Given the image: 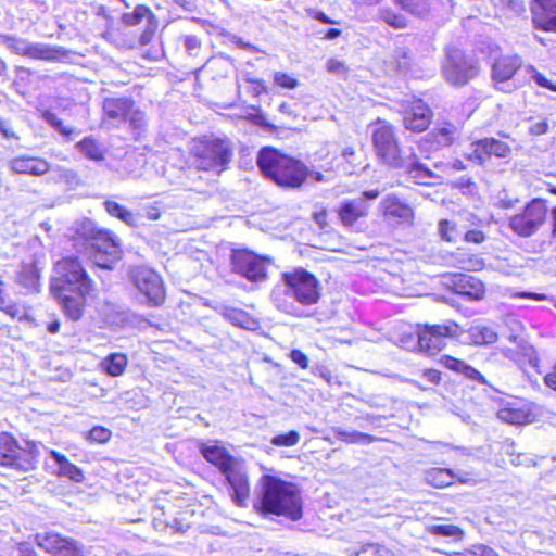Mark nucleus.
<instances>
[{
	"instance_id": "nucleus-1",
	"label": "nucleus",
	"mask_w": 556,
	"mask_h": 556,
	"mask_svg": "<svg viewBox=\"0 0 556 556\" xmlns=\"http://www.w3.org/2000/svg\"><path fill=\"white\" fill-rule=\"evenodd\" d=\"M371 139L377 156L384 164L408 172L419 184L430 185L432 173L421 165L417 156L400 148L394 127L387 121L378 119L371 125Z\"/></svg>"
},
{
	"instance_id": "nucleus-2",
	"label": "nucleus",
	"mask_w": 556,
	"mask_h": 556,
	"mask_svg": "<svg viewBox=\"0 0 556 556\" xmlns=\"http://www.w3.org/2000/svg\"><path fill=\"white\" fill-rule=\"evenodd\" d=\"M255 508L292 520L300 519L302 515L301 498L295 485L269 475L261 480L260 502Z\"/></svg>"
},
{
	"instance_id": "nucleus-3",
	"label": "nucleus",
	"mask_w": 556,
	"mask_h": 556,
	"mask_svg": "<svg viewBox=\"0 0 556 556\" xmlns=\"http://www.w3.org/2000/svg\"><path fill=\"white\" fill-rule=\"evenodd\" d=\"M257 165L261 172L280 187L296 189L308 178V167L277 149L260 150Z\"/></svg>"
},
{
	"instance_id": "nucleus-4",
	"label": "nucleus",
	"mask_w": 556,
	"mask_h": 556,
	"mask_svg": "<svg viewBox=\"0 0 556 556\" xmlns=\"http://www.w3.org/2000/svg\"><path fill=\"white\" fill-rule=\"evenodd\" d=\"M285 290L275 289L273 300L278 309L294 314L295 306L288 296L303 305H313L320 298V287L316 277L303 268H295L282 274Z\"/></svg>"
},
{
	"instance_id": "nucleus-5",
	"label": "nucleus",
	"mask_w": 556,
	"mask_h": 556,
	"mask_svg": "<svg viewBox=\"0 0 556 556\" xmlns=\"http://www.w3.org/2000/svg\"><path fill=\"white\" fill-rule=\"evenodd\" d=\"M86 231L89 235L78 251L86 254L97 266L111 269L121 258L119 240L109 230L94 231L90 223L86 225Z\"/></svg>"
},
{
	"instance_id": "nucleus-6",
	"label": "nucleus",
	"mask_w": 556,
	"mask_h": 556,
	"mask_svg": "<svg viewBox=\"0 0 556 556\" xmlns=\"http://www.w3.org/2000/svg\"><path fill=\"white\" fill-rule=\"evenodd\" d=\"M193 165L201 170L220 173L231 157V148L227 140L203 137L192 142Z\"/></svg>"
},
{
	"instance_id": "nucleus-7",
	"label": "nucleus",
	"mask_w": 556,
	"mask_h": 556,
	"mask_svg": "<svg viewBox=\"0 0 556 556\" xmlns=\"http://www.w3.org/2000/svg\"><path fill=\"white\" fill-rule=\"evenodd\" d=\"M92 280L76 257H64L54 266L50 290H92Z\"/></svg>"
},
{
	"instance_id": "nucleus-8",
	"label": "nucleus",
	"mask_w": 556,
	"mask_h": 556,
	"mask_svg": "<svg viewBox=\"0 0 556 556\" xmlns=\"http://www.w3.org/2000/svg\"><path fill=\"white\" fill-rule=\"evenodd\" d=\"M38 448L35 443L26 442L25 446L9 433L0 434V465L13 467L23 471L31 470L38 457Z\"/></svg>"
},
{
	"instance_id": "nucleus-9",
	"label": "nucleus",
	"mask_w": 556,
	"mask_h": 556,
	"mask_svg": "<svg viewBox=\"0 0 556 556\" xmlns=\"http://www.w3.org/2000/svg\"><path fill=\"white\" fill-rule=\"evenodd\" d=\"M442 74L445 80L455 86H463L479 74L478 62L466 55L456 47H448L442 64Z\"/></svg>"
},
{
	"instance_id": "nucleus-10",
	"label": "nucleus",
	"mask_w": 556,
	"mask_h": 556,
	"mask_svg": "<svg viewBox=\"0 0 556 556\" xmlns=\"http://www.w3.org/2000/svg\"><path fill=\"white\" fill-rule=\"evenodd\" d=\"M546 216V202L542 199H533L519 213L509 217L508 225L516 235L528 238L545 224Z\"/></svg>"
},
{
	"instance_id": "nucleus-11",
	"label": "nucleus",
	"mask_w": 556,
	"mask_h": 556,
	"mask_svg": "<svg viewBox=\"0 0 556 556\" xmlns=\"http://www.w3.org/2000/svg\"><path fill=\"white\" fill-rule=\"evenodd\" d=\"M462 334L460 326L447 320L442 325L425 326L418 333V344L420 350L434 355L445 346L446 338H458Z\"/></svg>"
},
{
	"instance_id": "nucleus-12",
	"label": "nucleus",
	"mask_w": 556,
	"mask_h": 556,
	"mask_svg": "<svg viewBox=\"0 0 556 556\" xmlns=\"http://www.w3.org/2000/svg\"><path fill=\"white\" fill-rule=\"evenodd\" d=\"M131 280L149 305L160 306L164 302L165 289L157 273L147 267H137L131 271Z\"/></svg>"
},
{
	"instance_id": "nucleus-13",
	"label": "nucleus",
	"mask_w": 556,
	"mask_h": 556,
	"mask_svg": "<svg viewBox=\"0 0 556 556\" xmlns=\"http://www.w3.org/2000/svg\"><path fill=\"white\" fill-rule=\"evenodd\" d=\"M222 473L226 477L231 486V500L240 507L247 506L250 496V484L247 476L244 463L237 458Z\"/></svg>"
},
{
	"instance_id": "nucleus-14",
	"label": "nucleus",
	"mask_w": 556,
	"mask_h": 556,
	"mask_svg": "<svg viewBox=\"0 0 556 556\" xmlns=\"http://www.w3.org/2000/svg\"><path fill=\"white\" fill-rule=\"evenodd\" d=\"M222 473L226 477L231 486V500L240 507L247 506L250 496V484L247 476L244 463L237 458Z\"/></svg>"
},
{
	"instance_id": "nucleus-15",
	"label": "nucleus",
	"mask_w": 556,
	"mask_h": 556,
	"mask_svg": "<svg viewBox=\"0 0 556 556\" xmlns=\"http://www.w3.org/2000/svg\"><path fill=\"white\" fill-rule=\"evenodd\" d=\"M232 267L236 273L251 281H262L266 278L265 260L250 251H235Z\"/></svg>"
},
{
	"instance_id": "nucleus-16",
	"label": "nucleus",
	"mask_w": 556,
	"mask_h": 556,
	"mask_svg": "<svg viewBox=\"0 0 556 556\" xmlns=\"http://www.w3.org/2000/svg\"><path fill=\"white\" fill-rule=\"evenodd\" d=\"M379 194V190L372 189L364 191L362 195L356 199L344 201L338 211L342 224L348 228H352L359 218L368 214L369 204L367 201L376 200Z\"/></svg>"
},
{
	"instance_id": "nucleus-17",
	"label": "nucleus",
	"mask_w": 556,
	"mask_h": 556,
	"mask_svg": "<svg viewBox=\"0 0 556 556\" xmlns=\"http://www.w3.org/2000/svg\"><path fill=\"white\" fill-rule=\"evenodd\" d=\"M402 114L405 128L414 132L426 130L432 119L431 109L421 99L407 101Z\"/></svg>"
},
{
	"instance_id": "nucleus-18",
	"label": "nucleus",
	"mask_w": 556,
	"mask_h": 556,
	"mask_svg": "<svg viewBox=\"0 0 556 556\" xmlns=\"http://www.w3.org/2000/svg\"><path fill=\"white\" fill-rule=\"evenodd\" d=\"M63 313L72 320L83 317L87 296L91 290H50Z\"/></svg>"
},
{
	"instance_id": "nucleus-19",
	"label": "nucleus",
	"mask_w": 556,
	"mask_h": 556,
	"mask_svg": "<svg viewBox=\"0 0 556 556\" xmlns=\"http://www.w3.org/2000/svg\"><path fill=\"white\" fill-rule=\"evenodd\" d=\"M509 153L510 147L506 142L494 138H484L472 142L466 156L470 161L483 164L491 156L507 157Z\"/></svg>"
},
{
	"instance_id": "nucleus-20",
	"label": "nucleus",
	"mask_w": 556,
	"mask_h": 556,
	"mask_svg": "<svg viewBox=\"0 0 556 556\" xmlns=\"http://www.w3.org/2000/svg\"><path fill=\"white\" fill-rule=\"evenodd\" d=\"M37 544L54 556H81V547L74 540L62 538L55 532L38 533Z\"/></svg>"
},
{
	"instance_id": "nucleus-21",
	"label": "nucleus",
	"mask_w": 556,
	"mask_h": 556,
	"mask_svg": "<svg viewBox=\"0 0 556 556\" xmlns=\"http://www.w3.org/2000/svg\"><path fill=\"white\" fill-rule=\"evenodd\" d=\"M8 48L21 55L40 60H55L59 58V50L46 43H33L23 38H7Z\"/></svg>"
},
{
	"instance_id": "nucleus-22",
	"label": "nucleus",
	"mask_w": 556,
	"mask_h": 556,
	"mask_svg": "<svg viewBox=\"0 0 556 556\" xmlns=\"http://www.w3.org/2000/svg\"><path fill=\"white\" fill-rule=\"evenodd\" d=\"M446 285L456 293L467 296L469 300L479 301L485 295V287L481 280L466 274H453Z\"/></svg>"
},
{
	"instance_id": "nucleus-23",
	"label": "nucleus",
	"mask_w": 556,
	"mask_h": 556,
	"mask_svg": "<svg viewBox=\"0 0 556 556\" xmlns=\"http://www.w3.org/2000/svg\"><path fill=\"white\" fill-rule=\"evenodd\" d=\"M122 21L127 26H135L146 21L147 26L143 33L140 35L139 43L144 46L149 43L154 35L157 27V21L152 14L149 8L144 5H137L131 13H124Z\"/></svg>"
},
{
	"instance_id": "nucleus-24",
	"label": "nucleus",
	"mask_w": 556,
	"mask_h": 556,
	"mask_svg": "<svg viewBox=\"0 0 556 556\" xmlns=\"http://www.w3.org/2000/svg\"><path fill=\"white\" fill-rule=\"evenodd\" d=\"M457 135V128L453 125H444L427 134L419 142L420 149L426 152L437 151L453 143Z\"/></svg>"
},
{
	"instance_id": "nucleus-25",
	"label": "nucleus",
	"mask_w": 556,
	"mask_h": 556,
	"mask_svg": "<svg viewBox=\"0 0 556 556\" xmlns=\"http://www.w3.org/2000/svg\"><path fill=\"white\" fill-rule=\"evenodd\" d=\"M383 216L399 223H410L414 218L413 208L394 194L387 195L380 203Z\"/></svg>"
},
{
	"instance_id": "nucleus-26",
	"label": "nucleus",
	"mask_w": 556,
	"mask_h": 556,
	"mask_svg": "<svg viewBox=\"0 0 556 556\" xmlns=\"http://www.w3.org/2000/svg\"><path fill=\"white\" fill-rule=\"evenodd\" d=\"M532 13L536 28L556 33V0H536Z\"/></svg>"
},
{
	"instance_id": "nucleus-27",
	"label": "nucleus",
	"mask_w": 556,
	"mask_h": 556,
	"mask_svg": "<svg viewBox=\"0 0 556 556\" xmlns=\"http://www.w3.org/2000/svg\"><path fill=\"white\" fill-rule=\"evenodd\" d=\"M200 452L208 463L216 466L220 471L226 470L237 459L218 442L201 444Z\"/></svg>"
},
{
	"instance_id": "nucleus-28",
	"label": "nucleus",
	"mask_w": 556,
	"mask_h": 556,
	"mask_svg": "<svg viewBox=\"0 0 556 556\" xmlns=\"http://www.w3.org/2000/svg\"><path fill=\"white\" fill-rule=\"evenodd\" d=\"M446 264L467 271H479L485 266L482 257L462 249H457L455 252L451 253L446 258Z\"/></svg>"
},
{
	"instance_id": "nucleus-29",
	"label": "nucleus",
	"mask_w": 556,
	"mask_h": 556,
	"mask_svg": "<svg viewBox=\"0 0 556 556\" xmlns=\"http://www.w3.org/2000/svg\"><path fill=\"white\" fill-rule=\"evenodd\" d=\"M10 167L14 173L17 174L41 176L49 170L50 165L43 159L31 156H17L11 160Z\"/></svg>"
},
{
	"instance_id": "nucleus-30",
	"label": "nucleus",
	"mask_w": 556,
	"mask_h": 556,
	"mask_svg": "<svg viewBox=\"0 0 556 556\" xmlns=\"http://www.w3.org/2000/svg\"><path fill=\"white\" fill-rule=\"evenodd\" d=\"M521 61L518 56L506 55L498 58L492 66V78L495 84H505L510 80L518 68Z\"/></svg>"
},
{
	"instance_id": "nucleus-31",
	"label": "nucleus",
	"mask_w": 556,
	"mask_h": 556,
	"mask_svg": "<svg viewBox=\"0 0 556 556\" xmlns=\"http://www.w3.org/2000/svg\"><path fill=\"white\" fill-rule=\"evenodd\" d=\"M497 417L511 425H525L533 420L529 409L517 402L503 405L497 412Z\"/></svg>"
},
{
	"instance_id": "nucleus-32",
	"label": "nucleus",
	"mask_w": 556,
	"mask_h": 556,
	"mask_svg": "<svg viewBox=\"0 0 556 556\" xmlns=\"http://www.w3.org/2000/svg\"><path fill=\"white\" fill-rule=\"evenodd\" d=\"M134 102L127 98H106L103 101L104 114L116 122H125Z\"/></svg>"
},
{
	"instance_id": "nucleus-33",
	"label": "nucleus",
	"mask_w": 556,
	"mask_h": 556,
	"mask_svg": "<svg viewBox=\"0 0 556 556\" xmlns=\"http://www.w3.org/2000/svg\"><path fill=\"white\" fill-rule=\"evenodd\" d=\"M518 351L515 352L511 349L503 350V354L518 364H529L532 368L539 370V357L536 355L535 349L523 341L518 343Z\"/></svg>"
},
{
	"instance_id": "nucleus-34",
	"label": "nucleus",
	"mask_w": 556,
	"mask_h": 556,
	"mask_svg": "<svg viewBox=\"0 0 556 556\" xmlns=\"http://www.w3.org/2000/svg\"><path fill=\"white\" fill-rule=\"evenodd\" d=\"M17 283L27 292H37L40 288V271L35 263L22 264L17 273Z\"/></svg>"
},
{
	"instance_id": "nucleus-35",
	"label": "nucleus",
	"mask_w": 556,
	"mask_h": 556,
	"mask_svg": "<svg viewBox=\"0 0 556 556\" xmlns=\"http://www.w3.org/2000/svg\"><path fill=\"white\" fill-rule=\"evenodd\" d=\"M51 457L55 460L59 466L58 475L61 477L68 478L74 482H81L85 479V475L80 468L72 464L64 455L55 452H49Z\"/></svg>"
},
{
	"instance_id": "nucleus-36",
	"label": "nucleus",
	"mask_w": 556,
	"mask_h": 556,
	"mask_svg": "<svg viewBox=\"0 0 556 556\" xmlns=\"http://www.w3.org/2000/svg\"><path fill=\"white\" fill-rule=\"evenodd\" d=\"M443 364L446 368L459 372L472 381H476L480 384H486V380L483 375L473 367L466 364L464 361L446 355L443 357Z\"/></svg>"
},
{
	"instance_id": "nucleus-37",
	"label": "nucleus",
	"mask_w": 556,
	"mask_h": 556,
	"mask_svg": "<svg viewBox=\"0 0 556 556\" xmlns=\"http://www.w3.org/2000/svg\"><path fill=\"white\" fill-rule=\"evenodd\" d=\"M470 343L475 345H488L497 341V332L490 326L478 324L471 326L468 331Z\"/></svg>"
},
{
	"instance_id": "nucleus-38",
	"label": "nucleus",
	"mask_w": 556,
	"mask_h": 556,
	"mask_svg": "<svg viewBox=\"0 0 556 556\" xmlns=\"http://www.w3.org/2000/svg\"><path fill=\"white\" fill-rule=\"evenodd\" d=\"M425 479L435 488L451 485L455 479L463 481L455 472L446 468H431L426 471Z\"/></svg>"
},
{
	"instance_id": "nucleus-39",
	"label": "nucleus",
	"mask_w": 556,
	"mask_h": 556,
	"mask_svg": "<svg viewBox=\"0 0 556 556\" xmlns=\"http://www.w3.org/2000/svg\"><path fill=\"white\" fill-rule=\"evenodd\" d=\"M103 204L108 214H110L112 217L118 218L121 222L128 226H137L138 216L132 211L112 200H108Z\"/></svg>"
},
{
	"instance_id": "nucleus-40",
	"label": "nucleus",
	"mask_w": 556,
	"mask_h": 556,
	"mask_svg": "<svg viewBox=\"0 0 556 556\" xmlns=\"http://www.w3.org/2000/svg\"><path fill=\"white\" fill-rule=\"evenodd\" d=\"M76 148L86 157L92 161H101L104 157V150L97 139L86 137L77 142Z\"/></svg>"
},
{
	"instance_id": "nucleus-41",
	"label": "nucleus",
	"mask_w": 556,
	"mask_h": 556,
	"mask_svg": "<svg viewBox=\"0 0 556 556\" xmlns=\"http://www.w3.org/2000/svg\"><path fill=\"white\" fill-rule=\"evenodd\" d=\"M127 365L124 354L115 353L104 358L101 363L103 370L112 377L121 376Z\"/></svg>"
},
{
	"instance_id": "nucleus-42",
	"label": "nucleus",
	"mask_w": 556,
	"mask_h": 556,
	"mask_svg": "<svg viewBox=\"0 0 556 556\" xmlns=\"http://www.w3.org/2000/svg\"><path fill=\"white\" fill-rule=\"evenodd\" d=\"M0 311L4 312L11 317H21L23 309L17 304L13 303L8 295L7 285L0 275Z\"/></svg>"
},
{
	"instance_id": "nucleus-43",
	"label": "nucleus",
	"mask_w": 556,
	"mask_h": 556,
	"mask_svg": "<svg viewBox=\"0 0 556 556\" xmlns=\"http://www.w3.org/2000/svg\"><path fill=\"white\" fill-rule=\"evenodd\" d=\"M465 226H458L456 223L443 219L439 223V231L441 237L448 241L455 242L464 233Z\"/></svg>"
},
{
	"instance_id": "nucleus-44",
	"label": "nucleus",
	"mask_w": 556,
	"mask_h": 556,
	"mask_svg": "<svg viewBox=\"0 0 556 556\" xmlns=\"http://www.w3.org/2000/svg\"><path fill=\"white\" fill-rule=\"evenodd\" d=\"M224 317L232 325L241 328H249L250 325L253 324L249 315L242 309L238 308H226L224 311Z\"/></svg>"
},
{
	"instance_id": "nucleus-45",
	"label": "nucleus",
	"mask_w": 556,
	"mask_h": 556,
	"mask_svg": "<svg viewBox=\"0 0 556 556\" xmlns=\"http://www.w3.org/2000/svg\"><path fill=\"white\" fill-rule=\"evenodd\" d=\"M428 531L434 535L451 536L458 541L464 536V531L454 525H433L428 528Z\"/></svg>"
},
{
	"instance_id": "nucleus-46",
	"label": "nucleus",
	"mask_w": 556,
	"mask_h": 556,
	"mask_svg": "<svg viewBox=\"0 0 556 556\" xmlns=\"http://www.w3.org/2000/svg\"><path fill=\"white\" fill-rule=\"evenodd\" d=\"M337 153L338 147L336 143H326L316 152V157L319 161H326L329 159L327 165L329 169H332L336 166Z\"/></svg>"
},
{
	"instance_id": "nucleus-47",
	"label": "nucleus",
	"mask_w": 556,
	"mask_h": 556,
	"mask_svg": "<svg viewBox=\"0 0 556 556\" xmlns=\"http://www.w3.org/2000/svg\"><path fill=\"white\" fill-rule=\"evenodd\" d=\"M354 556H395L388 547L379 544H366Z\"/></svg>"
},
{
	"instance_id": "nucleus-48",
	"label": "nucleus",
	"mask_w": 556,
	"mask_h": 556,
	"mask_svg": "<svg viewBox=\"0 0 556 556\" xmlns=\"http://www.w3.org/2000/svg\"><path fill=\"white\" fill-rule=\"evenodd\" d=\"M380 17L390 26L401 29L405 28L407 23L402 14H397L390 9H382L380 11Z\"/></svg>"
},
{
	"instance_id": "nucleus-49",
	"label": "nucleus",
	"mask_w": 556,
	"mask_h": 556,
	"mask_svg": "<svg viewBox=\"0 0 556 556\" xmlns=\"http://www.w3.org/2000/svg\"><path fill=\"white\" fill-rule=\"evenodd\" d=\"M396 1L403 9H405L416 15H422L429 9V0H396Z\"/></svg>"
},
{
	"instance_id": "nucleus-50",
	"label": "nucleus",
	"mask_w": 556,
	"mask_h": 556,
	"mask_svg": "<svg viewBox=\"0 0 556 556\" xmlns=\"http://www.w3.org/2000/svg\"><path fill=\"white\" fill-rule=\"evenodd\" d=\"M300 441L299 432L292 430L286 434H278L271 438L270 443L275 446H294Z\"/></svg>"
},
{
	"instance_id": "nucleus-51",
	"label": "nucleus",
	"mask_w": 556,
	"mask_h": 556,
	"mask_svg": "<svg viewBox=\"0 0 556 556\" xmlns=\"http://www.w3.org/2000/svg\"><path fill=\"white\" fill-rule=\"evenodd\" d=\"M43 117L47 123H49L52 127H54L62 135L70 136L74 132V129L63 125L62 121L56 116V114L46 111L43 113Z\"/></svg>"
},
{
	"instance_id": "nucleus-52",
	"label": "nucleus",
	"mask_w": 556,
	"mask_h": 556,
	"mask_svg": "<svg viewBox=\"0 0 556 556\" xmlns=\"http://www.w3.org/2000/svg\"><path fill=\"white\" fill-rule=\"evenodd\" d=\"M111 438V431L104 427H93L87 434V439L97 442V443H105Z\"/></svg>"
},
{
	"instance_id": "nucleus-53",
	"label": "nucleus",
	"mask_w": 556,
	"mask_h": 556,
	"mask_svg": "<svg viewBox=\"0 0 556 556\" xmlns=\"http://www.w3.org/2000/svg\"><path fill=\"white\" fill-rule=\"evenodd\" d=\"M274 81L276 85L286 89H295L299 85V81L294 77L282 72H276L274 74Z\"/></svg>"
},
{
	"instance_id": "nucleus-54",
	"label": "nucleus",
	"mask_w": 556,
	"mask_h": 556,
	"mask_svg": "<svg viewBox=\"0 0 556 556\" xmlns=\"http://www.w3.org/2000/svg\"><path fill=\"white\" fill-rule=\"evenodd\" d=\"M527 73L539 86L556 91V85L539 73L535 68L530 66L527 68Z\"/></svg>"
},
{
	"instance_id": "nucleus-55",
	"label": "nucleus",
	"mask_w": 556,
	"mask_h": 556,
	"mask_svg": "<svg viewBox=\"0 0 556 556\" xmlns=\"http://www.w3.org/2000/svg\"><path fill=\"white\" fill-rule=\"evenodd\" d=\"M464 240L468 243L480 244L485 241L486 236L479 229L464 230Z\"/></svg>"
},
{
	"instance_id": "nucleus-56",
	"label": "nucleus",
	"mask_w": 556,
	"mask_h": 556,
	"mask_svg": "<svg viewBox=\"0 0 556 556\" xmlns=\"http://www.w3.org/2000/svg\"><path fill=\"white\" fill-rule=\"evenodd\" d=\"M339 435L340 438L345 441V442H350V443H361V442H365L368 440V435L365 434V433H361V432H346V431H342V432H339Z\"/></svg>"
},
{
	"instance_id": "nucleus-57",
	"label": "nucleus",
	"mask_w": 556,
	"mask_h": 556,
	"mask_svg": "<svg viewBox=\"0 0 556 556\" xmlns=\"http://www.w3.org/2000/svg\"><path fill=\"white\" fill-rule=\"evenodd\" d=\"M290 358L303 369L307 368L308 366L307 356L300 350H292L290 352Z\"/></svg>"
},
{
	"instance_id": "nucleus-58",
	"label": "nucleus",
	"mask_w": 556,
	"mask_h": 556,
	"mask_svg": "<svg viewBox=\"0 0 556 556\" xmlns=\"http://www.w3.org/2000/svg\"><path fill=\"white\" fill-rule=\"evenodd\" d=\"M547 130H548V124L545 119L533 122L529 127L530 134L535 135V136L544 135L547 132Z\"/></svg>"
},
{
	"instance_id": "nucleus-59",
	"label": "nucleus",
	"mask_w": 556,
	"mask_h": 556,
	"mask_svg": "<svg viewBox=\"0 0 556 556\" xmlns=\"http://www.w3.org/2000/svg\"><path fill=\"white\" fill-rule=\"evenodd\" d=\"M143 119V113L139 110H134V106L131 108L130 113L126 116V121H129V123L136 128H139L142 125Z\"/></svg>"
},
{
	"instance_id": "nucleus-60",
	"label": "nucleus",
	"mask_w": 556,
	"mask_h": 556,
	"mask_svg": "<svg viewBox=\"0 0 556 556\" xmlns=\"http://www.w3.org/2000/svg\"><path fill=\"white\" fill-rule=\"evenodd\" d=\"M472 556H498V554L491 547L485 545L475 546L472 551H468Z\"/></svg>"
},
{
	"instance_id": "nucleus-61",
	"label": "nucleus",
	"mask_w": 556,
	"mask_h": 556,
	"mask_svg": "<svg viewBox=\"0 0 556 556\" xmlns=\"http://www.w3.org/2000/svg\"><path fill=\"white\" fill-rule=\"evenodd\" d=\"M326 66L330 73L342 74L345 72L344 63L337 59L328 60Z\"/></svg>"
},
{
	"instance_id": "nucleus-62",
	"label": "nucleus",
	"mask_w": 556,
	"mask_h": 556,
	"mask_svg": "<svg viewBox=\"0 0 556 556\" xmlns=\"http://www.w3.org/2000/svg\"><path fill=\"white\" fill-rule=\"evenodd\" d=\"M199 47H200V41L198 40V38L195 36H187L185 38V48L190 53L192 51L199 49Z\"/></svg>"
},
{
	"instance_id": "nucleus-63",
	"label": "nucleus",
	"mask_w": 556,
	"mask_h": 556,
	"mask_svg": "<svg viewBox=\"0 0 556 556\" xmlns=\"http://www.w3.org/2000/svg\"><path fill=\"white\" fill-rule=\"evenodd\" d=\"M146 216L151 220H156L161 216L160 207L156 205L147 206L144 208Z\"/></svg>"
},
{
	"instance_id": "nucleus-64",
	"label": "nucleus",
	"mask_w": 556,
	"mask_h": 556,
	"mask_svg": "<svg viewBox=\"0 0 556 556\" xmlns=\"http://www.w3.org/2000/svg\"><path fill=\"white\" fill-rule=\"evenodd\" d=\"M544 382L548 388L556 391V365L553 370L544 377Z\"/></svg>"
}]
</instances>
